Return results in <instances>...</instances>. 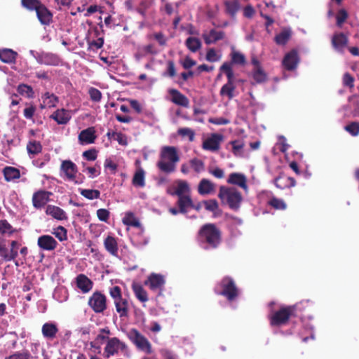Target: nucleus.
<instances>
[{
  "instance_id": "nucleus-57",
  "label": "nucleus",
  "mask_w": 359,
  "mask_h": 359,
  "mask_svg": "<svg viewBox=\"0 0 359 359\" xmlns=\"http://www.w3.org/2000/svg\"><path fill=\"white\" fill-rule=\"evenodd\" d=\"M53 234L60 241H65L67 239V232L65 227L62 226H57L55 229Z\"/></svg>"
},
{
  "instance_id": "nucleus-8",
  "label": "nucleus",
  "mask_w": 359,
  "mask_h": 359,
  "mask_svg": "<svg viewBox=\"0 0 359 359\" xmlns=\"http://www.w3.org/2000/svg\"><path fill=\"white\" fill-rule=\"evenodd\" d=\"M292 313V308H281L271 316V325L282 326L286 325L289 322Z\"/></svg>"
},
{
  "instance_id": "nucleus-13",
  "label": "nucleus",
  "mask_w": 359,
  "mask_h": 359,
  "mask_svg": "<svg viewBox=\"0 0 359 359\" xmlns=\"http://www.w3.org/2000/svg\"><path fill=\"white\" fill-rule=\"evenodd\" d=\"M299 62L298 52L296 50L289 51L283 60V65L287 71H293Z\"/></svg>"
},
{
  "instance_id": "nucleus-40",
  "label": "nucleus",
  "mask_w": 359,
  "mask_h": 359,
  "mask_svg": "<svg viewBox=\"0 0 359 359\" xmlns=\"http://www.w3.org/2000/svg\"><path fill=\"white\" fill-rule=\"evenodd\" d=\"M133 290L135 297L141 302H146L148 301V296L146 290L142 285L138 284L133 285Z\"/></svg>"
},
{
  "instance_id": "nucleus-43",
  "label": "nucleus",
  "mask_w": 359,
  "mask_h": 359,
  "mask_svg": "<svg viewBox=\"0 0 359 359\" xmlns=\"http://www.w3.org/2000/svg\"><path fill=\"white\" fill-rule=\"evenodd\" d=\"M230 144L232 145V152L237 157H244L245 152L243 150L244 144L241 140L231 141Z\"/></svg>"
},
{
  "instance_id": "nucleus-22",
  "label": "nucleus",
  "mask_w": 359,
  "mask_h": 359,
  "mask_svg": "<svg viewBox=\"0 0 359 359\" xmlns=\"http://www.w3.org/2000/svg\"><path fill=\"white\" fill-rule=\"evenodd\" d=\"M169 94L171 95V101L175 104L187 107L189 102L188 98L177 89H170Z\"/></svg>"
},
{
  "instance_id": "nucleus-64",
  "label": "nucleus",
  "mask_w": 359,
  "mask_h": 359,
  "mask_svg": "<svg viewBox=\"0 0 359 359\" xmlns=\"http://www.w3.org/2000/svg\"><path fill=\"white\" fill-rule=\"evenodd\" d=\"M152 36L160 46H166L168 39L162 32H156Z\"/></svg>"
},
{
  "instance_id": "nucleus-26",
  "label": "nucleus",
  "mask_w": 359,
  "mask_h": 359,
  "mask_svg": "<svg viewBox=\"0 0 359 359\" xmlns=\"http://www.w3.org/2000/svg\"><path fill=\"white\" fill-rule=\"evenodd\" d=\"M104 246L106 250L112 256L118 257V243L116 238L107 236L104 241Z\"/></svg>"
},
{
  "instance_id": "nucleus-9",
  "label": "nucleus",
  "mask_w": 359,
  "mask_h": 359,
  "mask_svg": "<svg viewBox=\"0 0 359 359\" xmlns=\"http://www.w3.org/2000/svg\"><path fill=\"white\" fill-rule=\"evenodd\" d=\"M127 348L125 343L121 341L117 337L108 339L104 348V354L107 358L116 354L119 350L123 351Z\"/></svg>"
},
{
  "instance_id": "nucleus-47",
  "label": "nucleus",
  "mask_w": 359,
  "mask_h": 359,
  "mask_svg": "<svg viewBox=\"0 0 359 359\" xmlns=\"http://www.w3.org/2000/svg\"><path fill=\"white\" fill-rule=\"evenodd\" d=\"M18 92L21 95L25 96L28 98L33 97L34 95L32 88L26 84H20L18 86Z\"/></svg>"
},
{
  "instance_id": "nucleus-60",
  "label": "nucleus",
  "mask_w": 359,
  "mask_h": 359,
  "mask_svg": "<svg viewBox=\"0 0 359 359\" xmlns=\"http://www.w3.org/2000/svg\"><path fill=\"white\" fill-rule=\"evenodd\" d=\"M203 203L205 205V208L210 212H215L217 210H218V203L215 199L203 201Z\"/></svg>"
},
{
  "instance_id": "nucleus-5",
  "label": "nucleus",
  "mask_w": 359,
  "mask_h": 359,
  "mask_svg": "<svg viewBox=\"0 0 359 359\" xmlns=\"http://www.w3.org/2000/svg\"><path fill=\"white\" fill-rule=\"evenodd\" d=\"M219 287H221V290H218V287L215 288L216 293L225 297L230 302L233 301L238 296V289L234 280L230 277L224 278Z\"/></svg>"
},
{
  "instance_id": "nucleus-21",
  "label": "nucleus",
  "mask_w": 359,
  "mask_h": 359,
  "mask_svg": "<svg viewBox=\"0 0 359 359\" xmlns=\"http://www.w3.org/2000/svg\"><path fill=\"white\" fill-rule=\"evenodd\" d=\"M229 184L237 185L244 190L248 189L247 179L245 175L238 172L231 173L227 180Z\"/></svg>"
},
{
  "instance_id": "nucleus-63",
  "label": "nucleus",
  "mask_w": 359,
  "mask_h": 359,
  "mask_svg": "<svg viewBox=\"0 0 359 359\" xmlns=\"http://www.w3.org/2000/svg\"><path fill=\"white\" fill-rule=\"evenodd\" d=\"M348 18V13L344 9H341L337 15V24L339 27L343 24Z\"/></svg>"
},
{
  "instance_id": "nucleus-19",
  "label": "nucleus",
  "mask_w": 359,
  "mask_h": 359,
  "mask_svg": "<svg viewBox=\"0 0 359 359\" xmlns=\"http://www.w3.org/2000/svg\"><path fill=\"white\" fill-rule=\"evenodd\" d=\"M348 42V36L344 33L334 34L332 38V45L338 51H342Z\"/></svg>"
},
{
  "instance_id": "nucleus-54",
  "label": "nucleus",
  "mask_w": 359,
  "mask_h": 359,
  "mask_svg": "<svg viewBox=\"0 0 359 359\" xmlns=\"http://www.w3.org/2000/svg\"><path fill=\"white\" fill-rule=\"evenodd\" d=\"M245 62V57L243 54L237 51H233L231 53V63L244 65Z\"/></svg>"
},
{
  "instance_id": "nucleus-53",
  "label": "nucleus",
  "mask_w": 359,
  "mask_h": 359,
  "mask_svg": "<svg viewBox=\"0 0 359 359\" xmlns=\"http://www.w3.org/2000/svg\"><path fill=\"white\" fill-rule=\"evenodd\" d=\"M177 133L183 137H187L190 142H193L194 140L195 132L191 128H181L177 130Z\"/></svg>"
},
{
  "instance_id": "nucleus-2",
  "label": "nucleus",
  "mask_w": 359,
  "mask_h": 359,
  "mask_svg": "<svg viewBox=\"0 0 359 359\" xmlns=\"http://www.w3.org/2000/svg\"><path fill=\"white\" fill-rule=\"evenodd\" d=\"M218 197L223 203L227 204L231 209L234 210L240 208L243 200L241 193L236 188L224 186L220 187Z\"/></svg>"
},
{
  "instance_id": "nucleus-37",
  "label": "nucleus",
  "mask_w": 359,
  "mask_h": 359,
  "mask_svg": "<svg viewBox=\"0 0 359 359\" xmlns=\"http://www.w3.org/2000/svg\"><path fill=\"white\" fill-rule=\"evenodd\" d=\"M189 191L188 184L184 181H179L177 187L175 191H168V193L172 196H177L178 198L182 196H188V195H185L184 193L188 192Z\"/></svg>"
},
{
  "instance_id": "nucleus-30",
  "label": "nucleus",
  "mask_w": 359,
  "mask_h": 359,
  "mask_svg": "<svg viewBox=\"0 0 359 359\" xmlns=\"http://www.w3.org/2000/svg\"><path fill=\"white\" fill-rule=\"evenodd\" d=\"M292 36V32L290 28H284L280 32L276 35L274 41L278 46H285Z\"/></svg>"
},
{
  "instance_id": "nucleus-7",
  "label": "nucleus",
  "mask_w": 359,
  "mask_h": 359,
  "mask_svg": "<svg viewBox=\"0 0 359 359\" xmlns=\"http://www.w3.org/2000/svg\"><path fill=\"white\" fill-rule=\"evenodd\" d=\"M88 304L95 313H103L107 309L106 296L102 292L96 291L89 297Z\"/></svg>"
},
{
  "instance_id": "nucleus-10",
  "label": "nucleus",
  "mask_w": 359,
  "mask_h": 359,
  "mask_svg": "<svg viewBox=\"0 0 359 359\" xmlns=\"http://www.w3.org/2000/svg\"><path fill=\"white\" fill-rule=\"evenodd\" d=\"M165 283V280L164 276L155 273H151L144 281L145 285L149 286L153 291H162Z\"/></svg>"
},
{
  "instance_id": "nucleus-61",
  "label": "nucleus",
  "mask_w": 359,
  "mask_h": 359,
  "mask_svg": "<svg viewBox=\"0 0 359 359\" xmlns=\"http://www.w3.org/2000/svg\"><path fill=\"white\" fill-rule=\"evenodd\" d=\"M344 86L353 88L354 87V78L350 73H346L342 79Z\"/></svg>"
},
{
  "instance_id": "nucleus-52",
  "label": "nucleus",
  "mask_w": 359,
  "mask_h": 359,
  "mask_svg": "<svg viewBox=\"0 0 359 359\" xmlns=\"http://www.w3.org/2000/svg\"><path fill=\"white\" fill-rule=\"evenodd\" d=\"M290 145L287 143V140L284 137H280L278 138V142L276 143L273 148L274 153H276V151H280L283 153H285L287 149Z\"/></svg>"
},
{
  "instance_id": "nucleus-18",
  "label": "nucleus",
  "mask_w": 359,
  "mask_h": 359,
  "mask_svg": "<svg viewBox=\"0 0 359 359\" xmlns=\"http://www.w3.org/2000/svg\"><path fill=\"white\" fill-rule=\"evenodd\" d=\"M274 184L278 189H290L296 184V181L294 178L287 176L286 174L281 173L274 180Z\"/></svg>"
},
{
  "instance_id": "nucleus-27",
  "label": "nucleus",
  "mask_w": 359,
  "mask_h": 359,
  "mask_svg": "<svg viewBox=\"0 0 359 359\" xmlns=\"http://www.w3.org/2000/svg\"><path fill=\"white\" fill-rule=\"evenodd\" d=\"M17 52L9 48L0 50V60L7 64H13L16 62Z\"/></svg>"
},
{
  "instance_id": "nucleus-4",
  "label": "nucleus",
  "mask_w": 359,
  "mask_h": 359,
  "mask_svg": "<svg viewBox=\"0 0 359 359\" xmlns=\"http://www.w3.org/2000/svg\"><path fill=\"white\" fill-rule=\"evenodd\" d=\"M126 336L135 345L137 349L150 354L152 352L151 344L137 329L132 328L126 332Z\"/></svg>"
},
{
  "instance_id": "nucleus-56",
  "label": "nucleus",
  "mask_w": 359,
  "mask_h": 359,
  "mask_svg": "<svg viewBox=\"0 0 359 359\" xmlns=\"http://www.w3.org/2000/svg\"><path fill=\"white\" fill-rule=\"evenodd\" d=\"M252 77L257 83H262L266 80V74L262 67L253 69Z\"/></svg>"
},
{
  "instance_id": "nucleus-12",
  "label": "nucleus",
  "mask_w": 359,
  "mask_h": 359,
  "mask_svg": "<svg viewBox=\"0 0 359 359\" xmlns=\"http://www.w3.org/2000/svg\"><path fill=\"white\" fill-rule=\"evenodd\" d=\"M37 245L42 250L53 251L56 249L58 243L50 235H42L38 238Z\"/></svg>"
},
{
  "instance_id": "nucleus-39",
  "label": "nucleus",
  "mask_w": 359,
  "mask_h": 359,
  "mask_svg": "<svg viewBox=\"0 0 359 359\" xmlns=\"http://www.w3.org/2000/svg\"><path fill=\"white\" fill-rule=\"evenodd\" d=\"M224 6L226 13L233 17L240 9V4L238 0L226 1Z\"/></svg>"
},
{
  "instance_id": "nucleus-34",
  "label": "nucleus",
  "mask_w": 359,
  "mask_h": 359,
  "mask_svg": "<svg viewBox=\"0 0 359 359\" xmlns=\"http://www.w3.org/2000/svg\"><path fill=\"white\" fill-rule=\"evenodd\" d=\"M43 104L41 105V108L48 107H55L57 102H58V97L53 93H50L46 92L42 96Z\"/></svg>"
},
{
  "instance_id": "nucleus-50",
  "label": "nucleus",
  "mask_w": 359,
  "mask_h": 359,
  "mask_svg": "<svg viewBox=\"0 0 359 359\" xmlns=\"http://www.w3.org/2000/svg\"><path fill=\"white\" fill-rule=\"evenodd\" d=\"M344 130L352 137H357L359 135V121H351L344 127Z\"/></svg>"
},
{
  "instance_id": "nucleus-20",
  "label": "nucleus",
  "mask_w": 359,
  "mask_h": 359,
  "mask_svg": "<svg viewBox=\"0 0 359 359\" xmlns=\"http://www.w3.org/2000/svg\"><path fill=\"white\" fill-rule=\"evenodd\" d=\"M46 213L57 220H67L68 219L65 211L56 205H48L46 209Z\"/></svg>"
},
{
  "instance_id": "nucleus-49",
  "label": "nucleus",
  "mask_w": 359,
  "mask_h": 359,
  "mask_svg": "<svg viewBox=\"0 0 359 359\" xmlns=\"http://www.w3.org/2000/svg\"><path fill=\"white\" fill-rule=\"evenodd\" d=\"M32 355L27 349H23L20 351H16L6 358V359H31Z\"/></svg>"
},
{
  "instance_id": "nucleus-35",
  "label": "nucleus",
  "mask_w": 359,
  "mask_h": 359,
  "mask_svg": "<svg viewBox=\"0 0 359 359\" xmlns=\"http://www.w3.org/2000/svg\"><path fill=\"white\" fill-rule=\"evenodd\" d=\"M19 245H20V244L16 241H11L10 253L8 254L7 252V251L5 252H3L2 256H1L3 257V259L5 261L14 260L18 255V249Z\"/></svg>"
},
{
  "instance_id": "nucleus-55",
  "label": "nucleus",
  "mask_w": 359,
  "mask_h": 359,
  "mask_svg": "<svg viewBox=\"0 0 359 359\" xmlns=\"http://www.w3.org/2000/svg\"><path fill=\"white\" fill-rule=\"evenodd\" d=\"M271 207L276 210H285L287 208V204L283 199L272 196L271 197Z\"/></svg>"
},
{
  "instance_id": "nucleus-46",
  "label": "nucleus",
  "mask_w": 359,
  "mask_h": 359,
  "mask_svg": "<svg viewBox=\"0 0 359 359\" xmlns=\"http://www.w3.org/2000/svg\"><path fill=\"white\" fill-rule=\"evenodd\" d=\"M79 192L81 196L89 200L97 199L100 196V191L97 189H80Z\"/></svg>"
},
{
  "instance_id": "nucleus-15",
  "label": "nucleus",
  "mask_w": 359,
  "mask_h": 359,
  "mask_svg": "<svg viewBox=\"0 0 359 359\" xmlns=\"http://www.w3.org/2000/svg\"><path fill=\"white\" fill-rule=\"evenodd\" d=\"M50 118L53 119L59 125L67 124L72 118V112L65 109H59L54 111Z\"/></svg>"
},
{
  "instance_id": "nucleus-31",
  "label": "nucleus",
  "mask_w": 359,
  "mask_h": 359,
  "mask_svg": "<svg viewBox=\"0 0 359 359\" xmlns=\"http://www.w3.org/2000/svg\"><path fill=\"white\" fill-rule=\"evenodd\" d=\"M116 310L120 317H126L128 314V303L126 299L121 298L114 302Z\"/></svg>"
},
{
  "instance_id": "nucleus-33",
  "label": "nucleus",
  "mask_w": 359,
  "mask_h": 359,
  "mask_svg": "<svg viewBox=\"0 0 359 359\" xmlns=\"http://www.w3.org/2000/svg\"><path fill=\"white\" fill-rule=\"evenodd\" d=\"M177 205L180 208V213L187 214L188 209L192 205V200L189 196L178 198Z\"/></svg>"
},
{
  "instance_id": "nucleus-62",
  "label": "nucleus",
  "mask_w": 359,
  "mask_h": 359,
  "mask_svg": "<svg viewBox=\"0 0 359 359\" xmlns=\"http://www.w3.org/2000/svg\"><path fill=\"white\" fill-rule=\"evenodd\" d=\"M90 99L94 102H99L102 98L101 92L95 88H90L88 91Z\"/></svg>"
},
{
  "instance_id": "nucleus-6",
  "label": "nucleus",
  "mask_w": 359,
  "mask_h": 359,
  "mask_svg": "<svg viewBox=\"0 0 359 359\" xmlns=\"http://www.w3.org/2000/svg\"><path fill=\"white\" fill-rule=\"evenodd\" d=\"M37 62L40 65L48 66H57L60 63V57L55 53L48 52H37L33 50L29 51Z\"/></svg>"
},
{
  "instance_id": "nucleus-51",
  "label": "nucleus",
  "mask_w": 359,
  "mask_h": 359,
  "mask_svg": "<svg viewBox=\"0 0 359 359\" xmlns=\"http://www.w3.org/2000/svg\"><path fill=\"white\" fill-rule=\"evenodd\" d=\"M15 230L13 227L8 223V222L6 219L0 220V233L6 234L8 233L9 235L13 234Z\"/></svg>"
},
{
  "instance_id": "nucleus-48",
  "label": "nucleus",
  "mask_w": 359,
  "mask_h": 359,
  "mask_svg": "<svg viewBox=\"0 0 359 359\" xmlns=\"http://www.w3.org/2000/svg\"><path fill=\"white\" fill-rule=\"evenodd\" d=\"M133 184L135 187H143L144 186V172L143 170L141 169L135 172L133 179Z\"/></svg>"
},
{
  "instance_id": "nucleus-24",
  "label": "nucleus",
  "mask_w": 359,
  "mask_h": 359,
  "mask_svg": "<svg viewBox=\"0 0 359 359\" xmlns=\"http://www.w3.org/2000/svg\"><path fill=\"white\" fill-rule=\"evenodd\" d=\"M93 282L84 274L76 277V286L83 292L87 293L93 288Z\"/></svg>"
},
{
  "instance_id": "nucleus-1",
  "label": "nucleus",
  "mask_w": 359,
  "mask_h": 359,
  "mask_svg": "<svg viewBox=\"0 0 359 359\" xmlns=\"http://www.w3.org/2000/svg\"><path fill=\"white\" fill-rule=\"evenodd\" d=\"M180 161L177 150L175 147L165 146L161 151L160 160L157 163L158 169L165 173L173 172Z\"/></svg>"
},
{
  "instance_id": "nucleus-42",
  "label": "nucleus",
  "mask_w": 359,
  "mask_h": 359,
  "mask_svg": "<svg viewBox=\"0 0 359 359\" xmlns=\"http://www.w3.org/2000/svg\"><path fill=\"white\" fill-rule=\"evenodd\" d=\"M220 71L224 72L227 78V82L230 83H235V76L231 67V64L224 62L219 68Z\"/></svg>"
},
{
  "instance_id": "nucleus-38",
  "label": "nucleus",
  "mask_w": 359,
  "mask_h": 359,
  "mask_svg": "<svg viewBox=\"0 0 359 359\" xmlns=\"http://www.w3.org/2000/svg\"><path fill=\"white\" fill-rule=\"evenodd\" d=\"M3 172L7 182L18 179L20 177V170L13 167H6Z\"/></svg>"
},
{
  "instance_id": "nucleus-29",
  "label": "nucleus",
  "mask_w": 359,
  "mask_h": 359,
  "mask_svg": "<svg viewBox=\"0 0 359 359\" xmlns=\"http://www.w3.org/2000/svg\"><path fill=\"white\" fill-rule=\"evenodd\" d=\"M110 331L108 328L101 329L100 334H97L94 341L90 343V346L95 348H100L101 344L104 343L105 340H108Z\"/></svg>"
},
{
  "instance_id": "nucleus-41",
  "label": "nucleus",
  "mask_w": 359,
  "mask_h": 359,
  "mask_svg": "<svg viewBox=\"0 0 359 359\" xmlns=\"http://www.w3.org/2000/svg\"><path fill=\"white\" fill-rule=\"evenodd\" d=\"M185 44L187 48L193 53L198 51L201 47V42L199 39L196 37H188L186 40Z\"/></svg>"
},
{
  "instance_id": "nucleus-28",
  "label": "nucleus",
  "mask_w": 359,
  "mask_h": 359,
  "mask_svg": "<svg viewBox=\"0 0 359 359\" xmlns=\"http://www.w3.org/2000/svg\"><path fill=\"white\" fill-rule=\"evenodd\" d=\"M203 37L204 39L205 43L209 45L223 39L224 37V32L223 31L211 29L208 34H203Z\"/></svg>"
},
{
  "instance_id": "nucleus-58",
  "label": "nucleus",
  "mask_w": 359,
  "mask_h": 359,
  "mask_svg": "<svg viewBox=\"0 0 359 359\" xmlns=\"http://www.w3.org/2000/svg\"><path fill=\"white\" fill-rule=\"evenodd\" d=\"M190 164L191 168L196 172H201V171L204 170L205 169V165L204 163L196 158H193L190 161Z\"/></svg>"
},
{
  "instance_id": "nucleus-25",
  "label": "nucleus",
  "mask_w": 359,
  "mask_h": 359,
  "mask_svg": "<svg viewBox=\"0 0 359 359\" xmlns=\"http://www.w3.org/2000/svg\"><path fill=\"white\" fill-rule=\"evenodd\" d=\"M61 170L65 173L69 180H74L77 167L72 161L69 160L64 161L61 165Z\"/></svg>"
},
{
  "instance_id": "nucleus-36",
  "label": "nucleus",
  "mask_w": 359,
  "mask_h": 359,
  "mask_svg": "<svg viewBox=\"0 0 359 359\" xmlns=\"http://www.w3.org/2000/svg\"><path fill=\"white\" fill-rule=\"evenodd\" d=\"M235 83H226L221 88L219 94L222 97H227L229 100H231L235 96Z\"/></svg>"
},
{
  "instance_id": "nucleus-17",
  "label": "nucleus",
  "mask_w": 359,
  "mask_h": 359,
  "mask_svg": "<svg viewBox=\"0 0 359 359\" xmlns=\"http://www.w3.org/2000/svg\"><path fill=\"white\" fill-rule=\"evenodd\" d=\"M96 137L94 127H89L79 133L78 139L80 144L85 145L94 143Z\"/></svg>"
},
{
  "instance_id": "nucleus-16",
  "label": "nucleus",
  "mask_w": 359,
  "mask_h": 359,
  "mask_svg": "<svg viewBox=\"0 0 359 359\" xmlns=\"http://www.w3.org/2000/svg\"><path fill=\"white\" fill-rule=\"evenodd\" d=\"M36 13L41 25L48 26L53 22V13L44 4H42Z\"/></svg>"
},
{
  "instance_id": "nucleus-44",
  "label": "nucleus",
  "mask_w": 359,
  "mask_h": 359,
  "mask_svg": "<svg viewBox=\"0 0 359 359\" xmlns=\"http://www.w3.org/2000/svg\"><path fill=\"white\" fill-rule=\"evenodd\" d=\"M27 150L29 155H36L41 152L42 145L39 141H29L27 144Z\"/></svg>"
},
{
  "instance_id": "nucleus-11",
  "label": "nucleus",
  "mask_w": 359,
  "mask_h": 359,
  "mask_svg": "<svg viewBox=\"0 0 359 359\" xmlns=\"http://www.w3.org/2000/svg\"><path fill=\"white\" fill-rule=\"evenodd\" d=\"M53 194L50 191L39 190L32 196V205L36 209L43 208L49 201Z\"/></svg>"
},
{
  "instance_id": "nucleus-23",
  "label": "nucleus",
  "mask_w": 359,
  "mask_h": 359,
  "mask_svg": "<svg viewBox=\"0 0 359 359\" xmlns=\"http://www.w3.org/2000/svg\"><path fill=\"white\" fill-rule=\"evenodd\" d=\"M41 332L44 338L52 340L56 337L58 328L53 323H46L42 326Z\"/></svg>"
},
{
  "instance_id": "nucleus-3",
  "label": "nucleus",
  "mask_w": 359,
  "mask_h": 359,
  "mask_svg": "<svg viewBox=\"0 0 359 359\" xmlns=\"http://www.w3.org/2000/svg\"><path fill=\"white\" fill-rule=\"evenodd\" d=\"M199 236L213 248H217L221 241V232L213 224L203 225L199 231Z\"/></svg>"
},
{
  "instance_id": "nucleus-59",
  "label": "nucleus",
  "mask_w": 359,
  "mask_h": 359,
  "mask_svg": "<svg viewBox=\"0 0 359 359\" xmlns=\"http://www.w3.org/2000/svg\"><path fill=\"white\" fill-rule=\"evenodd\" d=\"M176 75V69L175 62L172 60H168L167 62V69L163 74L164 76L174 77Z\"/></svg>"
},
{
  "instance_id": "nucleus-45",
  "label": "nucleus",
  "mask_w": 359,
  "mask_h": 359,
  "mask_svg": "<svg viewBox=\"0 0 359 359\" xmlns=\"http://www.w3.org/2000/svg\"><path fill=\"white\" fill-rule=\"evenodd\" d=\"M22 6L26 9L33 11H37V9L42 5L39 0H21Z\"/></svg>"
},
{
  "instance_id": "nucleus-32",
  "label": "nucleus",
  "mask_w": 359,
  "mask_h": 359,
  "mask_svg": "<svg viewBox=\"0 0 359 359\" xmlns=\"http://www.w3.org/2000/svg\"><path fill=\"white\" fill-rule=\"evenodd\" d=\"M214 190V184L209 180L202 179L198 187V191L201 195H207Z\"/></svg>"
},
{
  "instance_id": "nucleus-14",
  "label": "nucleus",
  "mask_w": 359,
  "mask_h": 359,
  "mask_svg": "<svg viewBox=\"0 0 359 359\" xmlns=\"http://www.w3.org/2000/svg\"><path fill=\"white\" fill-rule=\"evenodd\" d=\"M223 140V136L217 133H213L203 142V149L205 150L215 151L219 149L220 142Z\"/></svg>"
}]
</instances>
